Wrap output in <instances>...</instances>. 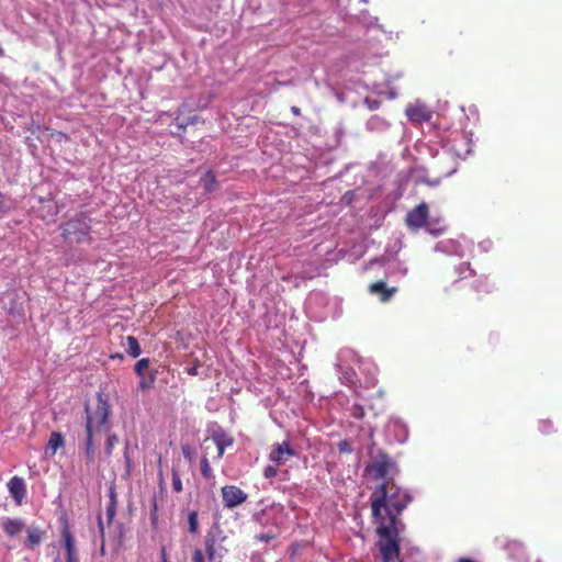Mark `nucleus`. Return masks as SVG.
Returning a JSON list of instances; mask_svg holds the SVG:
<instances>
[{"label": "nucleus", "instance_id": "obj_16", "mask_svg": "<svg viewBox=\"0 0 562 562\" xmlns=\"http://www.w3.org/2000/svg\"><path fill=\"white\" fill-rule=\"evenodd\" d=\"M387 429L394 432V439L400 443H404L408 438L407 426L400 418H391Z\"/></svg>", "mask_w": 562, "mask_h": 562}, {"label": "nucleus", "instance_id": "obj_52", "mask_svg": "<svg viewBox=\"0 0 562 562\" xmlns=\"http://www.w3.org/2000/svg\"><path fill=\"white\" fill-rule=\"evenodd\" d=\"M456 172V169H452L450 171H448L443 177L447 178V177H450L451 175H453Z\"/></svg>", "mask_w": 562, "mask_h": 562}, {"label": "nucleus", "instance_id": "obj_6", "mask_svg": "<svg viewBox=\"0 0 562 562\" xmlns=\"http://www.w3.org/2000/svg\"><path fill=\"white\" fill-rule=\"evenodd\" d=\"M284 508L280 504H272L252 516V520L261 527L268 529L279 527L282 524Z\"/></svg>", "mask_w": 562, "mask_h": 562}, {"label": "nucleus", "instance_id": "obj_30", "mask_svg": "<svg viewBox=\"0 0 562 562\" xmlns=\"http://www.w3.org/2000/svg\"><path fill=\"white\" fill-rule=\"evenodd\" d=\"M424 227H426L427 232L434 236H438L445 231V226L441 225L439 222L436 224L427 222V224Z\"/></svg>", "mask_w": 562, "mask_h": 562}, {"label": "nucleus", "instance_id": "obj_25", "mask_svg": "<svg viewBox=\"0 0 562 562\" xmlns=\"http://www.w3.org/2000/svg\"><path fill=\"white\" fill-rule=\"evenodd\" d=\"M109 497H110V502L106 506V516H108L109 521H111L114 518L115 513H116V493H115V488L113 486H111L109 490Z\"/></svg>", "mask_w": 562, "mask_h": 562}, {"label": "nucleus", "instance_id": "obj_9", "mask_svg": "<svg viewBox=\"0 0 562 562\" xmlns=\"http://www.w3.org/2000/svg\"><path fill=\"white\" fill-rule=\"evenodd\" d=\"M428 222V205L422 202L406 215V225L412 229H419Z\"/></svg>", "mask_w": 562, "mask_h": 562}, {"label": "nucleus", "instance_id": "obj_15", "mask_svg": "<svg viewBox=\"0 0 562 562\" xmlns=\"http://www.w3.org/2000/svg\"><path fill=\"white\" fill-rule=\"evenodd\" d=\"M435 250L458 257L464 256V247L461 245L460 241L454 239H448L437 243L435 246Z\"/></svg>", "mask_w": 562, "mask_h": 562}, {"label": "nucleus", "instance_id": "obj_36", "mask_svg": "<svg viewBox=\"0 0 562 562\" xmlns=\"http://www.w3.org/2000/svg\"><path fill=\"white\" fill-rule=\"evenodd\" d=\"M278 474V469L273 465H267L263 470V475L266 479H273Z\"/></svg>", "mask_w": 562, "mask_h": 562}, {"label": "nucleus", "instance_id": "obj_46", "mask_svg": "<svg viewBox=\"0 0 562 562\" xmlns=\"http://www.w3.org/2000/svg\"><path fill=\"white\" fill-rule=\"evenodd\" d=\"M398 271H400V273L402 276H405L407 273V268L402 266V265H400Z\"/></svg>", "mask_w": 562, "mask_h": 562}, {"label": "nucleus", "instance_id": "obj_35", "mask_svg": "<svg viewBox=\"0 0 562 562\" xmlns=\"http://www.w3.org/2000/svg\"><path fill=\"white\" fill-rule=\"evenodd\" d=\"M364 104L367 105V108L369 110L373 111V110H378L380 108L381 102L378 99L366 98Z\"/></svg>", "mask_w": 562, "mask_h": 562}, {"label": "nucleus", "instance_id": "obj_17", "mask_svg": "<svg viewBox=\"0 0 562 562\" xmlns=\"http://www.w3.org/2000/svg\"><path fill=\"white\" fill-rule=\"evenodd\" d=\"M396 288H387L384 281H378L369 286V291L373 295H378L381 302H387L396 292Z\"/></svg>", "mask_w": 562, "mask_h": 562}, {"label": "nucleus", "instance_id": "obj_48", "mask_svg": "<svg viewBox=\"0 0 562 562\" xmlns=\"http://www.w3.org/2000/svg\"><path fill=\"white\" fill-rule=\"evenodd\" d=\"M3 196H2V193L0 192V212L3 211Z\"/></svg>", "mask_w": 562, "mask_h": 562}, {"label": "nucleus", "instance_id": "obj_24", "mask_svg": "<svg viewBox=\"0 0 562 562\" xmlns=\"http://www.w3.org/2000/svg\"><path fill=\"white\" fill-rule=\"evenodd\" d=\"M126 351L133 358H137L142 353L139 342L134 336L126 337Z\"/></svg>", "mask_w": 562, "mask_h": 562}, {"label": "nucleus", "instance_id": "obj_12", "mask_svg": "<svg viewBox=\"0 0 562 562\" xmlns=\"http://www.w3.org/2000/svg\"><path fill=\"white\" fill-rule=\"evenodd\" d=\"M205 554L207 555V562H222V555L217 553L213 538H207L205 541ZM192 562H205L204 552L201 549L194 550Z\"/></svg>", "mask_w": 562, "mask_h": 562}, {"label": "nucleus", "instance_id": "obj_11", "mask_svg": "<svg viewBox=\"0 0 562 562\" xmlns=\"http://www.w3.org/2000/svg\"><path fill=\"white\" fill-rule=\"evenodd\" d=\"M405 113L413 123L429 122L432 119V112L423 103L415 102L407 105Z\"/></svg>", "mask_w": 562, "mask_h": 562}, {"label": "nucleus", "instance_id": "obj_22", "mask_svg": "<svg viewBox=\"0 0 562 562\" xmlns=\"http://www.w3.org/2000/svg\"><path fill=\"white\" fill-rule=\"evenodd\" d=\"M336 367L340 373L341 382L349 386L356 385V373L352 369L344 368L341 363H337Z\"/></svg>", "mask_w": 562, "mask_h": 562}, {"label": "nucleus", "instance_id": "obj_41", "mask_svg": "<svg viewBox=\"0 0 562 562\" xmlns=\"http://www.w3.org/2000/svg\"><path fill=\"white\" fill-rule=\"evenodd\" d=\"M550 427H551V423L549 420H541L540 422V430L543 434H548Z\"/></svg>", "mask_w": 562, "mask_h": 562}, {"label": "nucleus", "instance_id": "obj_14", "mask_svg": "<svg viewBox=\"0 0 562 562\" xmlns=\"http://www.w3.org/2000/svg\"><path fill=\"white\" fill-rule=\"evenodd\" d=\"M1 528L10 538L19 536L25 529V522L21 518L4 517L1 519Z\"/></svg>", "mask_w": 562, "mask_h": 562}, {"label": "nucleus", "instance_id": "obj_3", "mask_svg": "<svg viewBox=\"0 0 562 562\" xmlns=\"http://www.w3.org/2000/svg\"><path fill=\"white\" fill-rule=\"evenodd\" d=\"M398 519H391V522L381 521L376 529L379 536L378 547L382 555V562H393L400 554L398 543Z\"/></svg>", "mask_w": 562, "mask_h": 562}, {"label": "nucleus", "instance_id": "obj_38", "mask_svg": "<svg viewBox=\"0 0 562 562\" xmlns=\"http://www.w3.org/2000/svg\"><path fill=\"white\" fill-rule=\"evenodd\" d=\"M357 355L352 351V350H341L339 353H338V360H342L344 358H350V359H353L356 358Z\"/></svg>", "mask_w": 562, "mask_h": 562}, {"label": "nucleus", "instance_id": "obj_1", "mask_svg": "<svg viewBox=\"0 0 562 562\" xmlns=\"http://www.w3.org/2000/svg\"><path fill=\"white\" fill-rule=\"evenodd\" d=\"M411 494L394 484L393 482H384L379 485L371 496V509L372 515L375 519L382 520V509H386L389 516V522L391 519H397V515L401 514L412 502Z\"/></svg>", "mask_w": 562, "mask_h": 562}, {"label": "nucleus", "instance_id": "obj_34", "mask_svg": "<svg viewBox=\"0 0 562 562\" xmlns=\"http://www.w3.org/2000/svg\"><path fill=\"white\" fill-rule=\"evenodd\" d=\"M198 529V515L195 512L189 514V530L194 533Z\"/></svg>", "mask_w": 562, "mask_h": 562}, {"label": "nucleus", "instance_id": "obj_42", "mask_svg": "<svg viewBox=\"0 0 562 562\" xmlns=\"http://www.w3.org/2000/svg\"><path fill=\"white\" fill-rule=\"evenodd\" d=\"M182 454H183V457H184L186 459H188L189 461H191V459H192V453H191V449H190V447H188V446L182 447Z\"/></svg>", "mask_w": 562, "mask_h": 562}, {"label": "nucleus", "instance_id": "obj_43", "mask_svg": "<svg viewBox=\"0 0 562 562\" xmlns=\"http://www.w3.org/2000/svg\"><path fill=\"white\" fill-rule=\"evenodd\" d=\"M188 373L190 375H198L199 374V364H195L192 368H189Z\"/></svg>", "mask_w": 562, "mask_h": 562}, {"label": "nucleus", "instance_id": "obj_49", "mask_svg": "<svg viewBox=\"0 0 562 562\" xmlns=\"http://www.w3.org/2000/svg\"><path fill=\"white\" fill-rule=\"evenodd\" d=\"M458 562H475L472 559L469 558H460Z\"/></svg>", "mask_w": 562, "mask_h": 562}, {"label": "nucleus", "instance_id": "obj_45", "mask_svg": "<svg viewBox=\"0 0 562 562\" xmlns=\"http://www.w3.org/2000/svg\"><path fill=\"white\" fill-rule=\"evenodd\" d=\"M99 530H100L101 536L103 537V535H104V527H103V522H102L101 518H99Z\"/></svg>", "mask_w": 562, "mask_h": 562}, {"label": "nucleus", "instance_id": "obj_5", "mask_svg": "<svg viewBox=\"0 0 562 562\" xmlns=\"http://www.w3.org/2000/svg\"><path fill=\"white\" fill-rule=\"evenodd\" d=\"M395 472H397L396 463L384 452H379L366 467V473L373 481L383 480Z\"/></svg>", "mask_w": 562, "mask_h": 562}, {"label": "nucleus", "instance_id": "obj_31", "mask_svg": "<svg viewBox=\"0 0 562 562\" xmlns=\"http://www.w3.org/2000/svg\"><path fill=\"white\" fill-rule=\"evenodd\" d=\"M148 367H149V360L147 358H143L136 362V364L134 367L135 373L137 375L143 376L145 371L148 369Z\"/></svg>", "mask_w": 562, "mask_h": 562}, {"label": "nucleus", "instance_id": "obj_39", "mask_svg": "<svg viewBox=\"0 0 562 562\" xmlns=\"http://www.w3.org/2000/svg\"><path fill=\"white\" fill-rule=\"evenodd\" d=\"M465 271H469V274H470V276L473 273V270L471 269V267H470V265H469V263H462V265H460V266H459V268H458V272H459V274H460V276H462V277H465V276H464V272H465Z\"/></svg>", "mask_w": 562, "mask_h": 562}, {"label": "nucleus", "instance_id": "obj_29", "mask_svg": "<svg viewBox=\"0 0 562 562\" xmlns=\"http://www.w3.org/2000/svg\"><path fill=\"white\" fill-rule=\"evenodd\" d=\"M200 465L203 477L211 479L213 476V471L206 457H202Z\"/></svg>", "mask_w": 562, "mask_h": 562}, {"label": "nucleus", "instance_id": "obj_37", "mask_svg": "<svg viewBox=\"0 0 562 562\" xmlns=\"http://www.w3.org/2000/svg\"><path fill=\"white\" fill-rule=\"evenodd\" d=\"M338 450H339V452H342V453H349L352 451L351 443L348 440H341L338 443Z\"/></svg>", "mask_w": 562, "mask_h": 562}, {"label": "nucleus", "instance_id": "obj_32", "mask_svg": "<svg viewBox=\"0 0 562 562\" xmlns=\"http://www.w3.org/2000/svg\"><path fill=\"white\" fill-rule=\"evenodd\" d=\"M172 490L177 493L182 492V482L177 471H172Z\"/></svg>", "mask_w": 562, "mask_h": 562}, {"label": "nucleus", "instance_id": "obj_47", "mask_svg": "<svg viewBox=\"0 0 562 562\" xmlns=\"http://www.w3.org/2000/svg\"><path fill=\"white\" fill-rule=\"evenodd\" d=\"M490 241H483L480 244V246L482 247L483 250H487V248L490 247Z\"/></svg>", "mask_w": 562, "mask_h": 562}, {"label": "nucleus", "instance_id": "obj_53", "mask_svg": "<svg viewBox=\"0 0 562 562\" xmlns=\"http://www.w3.org/2000/svg\"><path fill=\"white\" fill-rule=\"evenodd\" d=\"M178 127H179V130H182V131L184 130V125L183 124H179Z\"/></svg>", "mask_w": 562, "mask_h": 562}, {"label": "nucleus", "instance_id": "obj_50", "mask_svg": "<svg viewBox=\"0 0 562 562\" xmlns=\"http://www.w3.org/2000/svg\"><path fill=\"white\" fill-rule=\"evenodd\" d=\"M369 385H374L375 384V378L372 375L370 378V380L367 382Z\"/></svg>", "mask_w": 562, "mask_h": 562}, {"label": "nucleus", "instance_id": "obj_26", "mask_svg": "<svg viewBox=\"0 0 562 562\" xmlns=\"http://www.w3.org/2000/svg\"><path fill=\"white\" fill-rule=\"evenodd\" d=\"M279 535H280V528L279 527H274V528L268 529L265 532H260V533L256 535L255 539L257 541H260V542H269L271 540L277 539V537Z\"/></svg>", "mask_w": 562, "mask_h": 562}, {"label": "nucleus", "instance_id": "obj_54", "mask_svg": "<svg viewBox=\"0 0 562 562\" xmlns=\"http://www.w3.org/2000/svg\"><path fill=\"white\" fill-rule=\"evenodd\" d=\"M54 562H60V558L59 557H56Z\"/></svg>", "mask_w": 562, "mask_h": 562}, {"label": "nucleus", "instance_id": "obj_18", "mask_svg": "<svg viewBox=\"0 0 562 562\" xmlns=\"http://www.w3.org/2000/svg\"><path fill=\"white\" fill-rule=\"evenodd\" d=\"M391 123L380 115H372L366 123V130L370 133L383 134L389 131Z\"/></svg>", "mask_w": 562, "mask_h": 562}, {"label": "nucleus", "instance_id": "obj_40", "mask_svg": "<svg viewBox=\"0 0 562 562\" xmlns=\"http://www.w3.org/2000/svg\"><path fill=\"white\" fill-rule=\"evenodd\" d=\"M127 448H128V445L126 443L124 459H125V464H126V472L130 473L131 467H132V461L128 456Z\"/></svg>", "mask_w": 562, "mask_h": 562}, {"label": "nucleus", "instance_id": "obj_4", "mask_svg": "<svg viewBox=\"0 0 562 562\" xmlns=\"http://www.w3.org/2000/svg\"><path fill=\"white\" fill-rule=\"evenodd\" d=\"M60 229L61 237L67 244H79L89 237L91 220L86 213L80 212L61 224Z\"/></svg>", "mask_w": 562, "mask_h": 562}, {"label": "nucleus", "instance_id": "obj_44", "mask_svg": "<svg viewBox=\"0 0 562 562\" xmlns=\"http://www.w3.org/2000/svg\"><path fill=\"white\" fill-rule=\"evenodd\" d=\"M291 112L294 114V115H300L301 114V110L299 106H291Z\"/></svg>", "mask_w": 562, "mask_h": 562}, {"label": "nucleus", "instance_id": "obj_19", "mask_svg": "<svg viewBox=\"0 0 562 562\" xmlns=\"http://www.w3.org/2000/svg\"><path fill=\"white\" fill-rule=\"evenodd\" d=\"M212 439L217 448V458L224 456L225 449L231 447L234 442L233 438L223 430H217L213 434Z\"/></svg>", "mask_w": 562, "mask_h": 562}, {"label": "nucleus", "instance_id": "obj_28", "mask_svg": "<svg viewBox=\"0 0 562 562\" xmlns=\"http://www.w3.org/2000/svg\"><path fill=\"white\" fill-rule=\"evenodd\" d=\"M106 435V442H105V453L106 456H111L113 452L114 446L119 442V437L115 434H111L110 431Z\"/></svg>", "mask_w": 562, "mask_h": 562}, {"label": "nucleus", "instance_id": "obj_55", "mask_svg": "<svg viewBox=\"0 0 562 562\" xmlns=\"http://www.w3.org/2000/svg\"><path fill=\"white\" fill-rule=\"evenodd\" d=\"M140 387H143V389L146 387V383L142 382Z\"/></svg>", "mask_w": 562, "mask_h": 562}, {"label": "nucleus", "instance_id": "obj_21", "mask_svg": "<svg viewBox=\"0 0 562 562\" xmlns=\"http://www.w3.org/2000/svg\"><path fill=\"white\" fill-rule=\"evenodd\" d=\"M26 532H27L26 542H25L26 548L34 549L42 542L44 532L41 528L31 527V528L26 529Z\"/></svg>", "mask_w": 562, "mask_h": 562}, {"label": "nucleus", "instance_id": "obj_8", "mask_svg": "<svg viewBox=\"0 0 562 562\" xmlns=\"http://www.w3.org/2000/svg\"><path fill=\"white\" fill-rule=\"evenodd\" d=\"M61 538L65 549V562H79L76 540L69 529L67 520L63 524Z\"/></svg>", "mask_w": 562, "mask_h": 562}, {"label": "nucleus", "instance_id": "obj_20", "mask_svg": "<svg viewBox=\"0 0 562 562\" xmlns=\"http://www.w3.org/2000/svg\"><path fill=\"white\" fill-rule=\"evenodd\" d=\"M65 443L64 437L60 432L54 431L50 434L47 446L45 448L46 456L53 457L59 448Z\"/></svg>", "mask_w": 562, "mask_h": 562}, {"label": "nucleus", "instance_id": "obj_2", "mask_svg": "<svg viewBox=\"0 0 562 562\" xmlns=\"http://www.w3.org/2000/svg\"><path fill=\"white\" fill-rule=\"evenodd\" d=\"M86 413V454L89 459L93 458L94 440L98 436L108 434L110 431V414L111 406L109 402L98 395V403L95 407L91 408L89 405L85 407Z\"/></svg>", "mask_w": 562, "mask_h": 562}, {"label": "nucleus", "instance_id": "obj_27", "mask_svg": "<svg viewBox=\"0 0 562 562\" xmlns=\"http://www.w3.org/2000/svg\"><path fill=\"white\" fill-rule=\"evenodd\" d=\"M415 182L416 183H425V184H427L429 187H437V186L440 184L441 178L437 177L435 179H429L426 175L418 172L415 176Z\"/></svg>", "mask_w": 562, "mask_h": 562}, {"label": "nucleus", "instance_id": "obj_23", "mask_svg": "<svg viewBox=\"0 0 562 562\" xmlns=\"http://www.w3.org/2000/svg\"><path fill=\"white\" fill-rule=\"evenodd\" d=\"M200 183L206 192H213L216 190L217 180L212 171H206L200 179Z\"/></svg>", "mask_w": 562, "mask_h": 562}, {"label": "nucleus", "instance_id": "obj_33", "mask_svg": "<svg viewBox=\"0 0 562 562\" xmlns=\"http://www.w3.org/2000/svg\"><path fill=\"white\" fill-rule=\"evenodd\" d=\"M351 415L355 418H362L364 416V408L362 405L355 403L350 408Z\"/></svg>", "mask_w": 562, "mask_h": 562}, {"label": "nucleus", "instance_id": "obj_7", "mask_svg": "<svg viewBox=\"0 0 562 562\" xmlns=\"http://www.w3.org/2000/svg\"><path fill=\"white\" fill-rule=\"evenodd\" d=\"M222 497H223V505L226 508H234L247 499V494L239 487L235 485H225L221 488Z\"/></svg>", "mask_w": 562, "mask_h": 562}, {"label": "nucleus", "instance_id": "obj_13", "mask_svg": "<svg viewBox=\"0 0 562 562\" xmlns=\"http://www.w3.org/2000/svg\"><path fill=\"white\" fill-rule=\"evenodd\" d=\"M8 490L16 504H21L26 495L25 482L20 476H13L8 482Z\"/></svg>", "mask_w": 562, "mask_h": 562}, {"label": "nucleus", "instance_id": "obj_10", "mask_svg": "<svg viewBox=\"0 0 562 562\" xmlns=\"http://www.w3.org/2000/svg\"><path fill=\"white\" fill-rule=\"evenodd\" d=\"M296 453L294 449L291 447L290 441L284 440L280 443H274L271 447V451L269 454V460L277 464H284Z\"/></svg>", "mask_w": 562, "mask_h": 562}, {"label": "nucleus", "instance_id": "obj_51", "mask_svg": "<svg viewBox=\"0 0 562 562\" xmlns=\"http://www.w3.org/2000/svg\"><path fill=\"white\" fill-rule=\"evenodd\" d=\"M161 559H162V562H167L165 549L161 550Z\"/></svg>", "mask_w": 562, "mask_h": 562}]
</instances>
